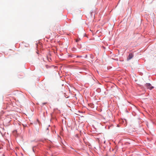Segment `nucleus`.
<instances>
[{"instance_id":"obj_1","label":"nucleus","mask_w":156,"mask_h":156,"mask_svg":"<svg viewBox=\"0 0 156 156\" xmlns=\"http://www.w3.org/2000/svg\"><path fill=\"white\" fill-rule=\"evenodd\" d=\"M145 87L147 89L151 90L153 88V87L151 86V85L149 83H147L145 84Z\"/></svg>"},{"instance_id":"obj_2","label":"nucleus","mask_w":156,"mask_h":156,"mask_svg":"<svg viewBox=\"0 0 156 156\" xmlns=\"http://www.w3.org/2000/svg\"><path fill=\"white\" fill-rule=\"evenodd\" d=\"M133 57V54L132 53H130L129 54L128 57L127 58V60H129L132 58Z\"/></svg>"},{"instance_id":"obj_3","label":"nucleus","mask_w":156,"mask_h":156,"mask_svg":"<svg viewBox=\"0 0 156 156\" xmlns=\"http://www.w3.org/2000/svg\"><path fill=\"white\" fill-rule=\"evenodd\" d=\"M91 105V107L92 108H93L94 107V106L93 105Z\"/></svg>"},{"instance_id":"obj_4","label":"nucleus","mask_w":156,"mask_h":156,"mask_svg":"<svg viewBox=\"0 0 156 156\" xmlns=\"http://www.w3.org/2000/svg\"><path fill=\"white\" fill-rule=\"evenodd\" d=\"M79 41V39H77L76 40V42H78Z\"/></svg>"},{"instance_id":"obj_5","label":"nucleus","mask_w":156,"mask_h":156,"mask_svg":"<svg viewBox=\"0 0 156 156\" xmlns=\"http://www.w3.org/2000/svg\"><path fill=\"white\" fill-rule=\"evenodd\" d=\"M46 104V103H43V104L44 105V104Z\"/></svg>"}]
</instances>
